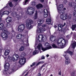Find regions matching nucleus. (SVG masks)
Here are the masks:
<instances>
[{
  "label": "nucleus",
  "mask_w": 76,
  "mask_h": 76,
  "mask_svg": "<svg viewBox=\"0 0 76 76\" xmlns=\"http://www.w3.org/2000/svg\"><path fill=\"white\" fill-rule=\"evenodd\" d=\"M59 75H61V72H59Z\"/></svg>",
  "instance_id": "8fccbe9b"
},
{
  "label": "nucleus",
  "mask_w": 76,
  "mask_h": 76,
  "mask_svg": "<svg viewBox=\"0 0 76 76\" xmlns=\"http://www.w3.org/2000/svg\"><path fill=\"white\" fill-rule=\"evenodd\" d=\"M24 49H25V48L23 46H21L20 48L19 49V51H22L24 50Z\"/></svg>",
  "instance_id": "c85d7f7f"
},
{
  "label": "nucleus",
  "mask_w": 76,
  "mask_h": 76,
  "mask_svg": "<svg viewBox=\"0 0 76 76\" xmlns=\"http://www.w3.org/2000/svg\"><path fill=\"white\" fill-rule=\"evenodd\" d=\"M5 7H8V6L7 5L5 7H4V8H5Z\"/></svg>",
  "instance_id": "5fc2aeb1"
},
{
  "label": "nucleus",
  "mask_w": 76,
  "mask_h": 76,
  "mask_svg": "<svg viewBox=\"0 0 76 76\" xmlns=\"http://www.w3.org/2000/svg\"><path fill=\"white\" fill-rule=\"evenodd\" d=\"M71 76H75V72H73L71 73Z\"/></svg>",
  "instance_id": "f704fd0d"
},
{
  "label": "nucleus",
  "mask_w": 76,
  "mask_h": 76,
  "mask_svg": "<svg viewBox=\"0 0 76 76\" xmlns=\"http://www.w3.org/2000/svg\"><path fill=\"white\" fill-rule=\"evenodd\" d=\"M10 66V64L9 63H6V64H5L4 66L5 71L6 72H7L9 74H10V73H12V72L13 71V70L12 69L8 70L9 69Z\"/></svg>",
  "instance_id": "1a4fd4ad"
},
{
  "label": "nucleus",
  "mask_w": 76,
  "mask_h": 76,
  "mask_svg": "<svg viewBox=\"0 0 76 76\" xmlns=\"http://www.w3.org/2000/svg\"><path fill=\"white\" fill-rule=\"evenodd\" d=\"M73 15H74V17H76V11L75 12H74Z\"/></svg>",
  "instance_id": "79ce46f5"
},
{
  "label": "nucleus",
  "mask_w": 76,
  "mask_h": 76,
  "mask_svg": "<svg viewBox=\"0 0 76 76\" xmlns=\"http://www.w3.org/2000/svg\"><path fill=\"white\" fill-rule=\"evenodd\" d=\"M42 23H38V25L39 26H41V25Z\"/></svg>",
  "instance_id": "4c0bfd02"
},
{
  "label": "nucleus",
  "mask_w": 76,
  "mask_h": 76,
  "mask_svg": "<svg viewBox=\"0 0 76 76\" xmlns=\"http://www.w3.org/2000/svg\"><path fill=\"white\" fill-rule=\"evenodd\" d=\"M7 28H10V27H11V25H10V23H8L7 24Z\"/></svg>",
  "instance_id": "e433bc0d"
},
{
  "label": "nucleus",
  "mask_w": 76,
  "mask_h": 76,
  "mask_svg": "<svg viewBox=\"0 0 76 76\" xmlns=\"http://www.w3.org/2000/svg\"><path fill=\"white\" fill-rule=\"evenodd\" d=\"M9 5L10 7H12L15 6L13 5L12 4V3L11 2L9 3Z\"/></svg>",
  "instance_id": "2f4dec72"
},
{
  "label": "nucleus",
  "mask_w": 76,
  "mask_h": 76,
  "mask_svg": "<svg viewBox=\"0 0 76 76\" xmlns=\"http://www.w3.org/2000/svg\"><path fill=\"white\" fill-rule=\"evenodd\" d=\"M46 38H47V37L41 34L38 36L37 39L39 42H42L44 40H45Z\"/></svg>",
  "instance_id": "9b49d317"
},
{
  "label": "nucleus",
  "mask_w": 76,
  "mask_h": 76,
  "mask_svg": "<svg viewBox=\"0 0 76 76\" xmlns=\"http://www.w3.org/2000/svg\"><path fill=\"white\" fill-rule=\"evenodd\" d=\"M46 56H47V57H49V55H46Z\"/></svg>",
  "instance_id": "6e6d98bb"
},
{
  "label": "nucleus",
  "mask_w": 76,
  "mask_h": 76,
  "mask_svg": "<svg viewBox=\"0 0 76 76\" xmlns=\"http://www.w3.org/2000/svg\"><path fill=\"white\" fill-rule=\"evenodd\" d=\"M71 35H72V34H73V32H71Z\"/></svg>",
  "instance_id": "13d9d810"
},
{
  "label": "nucleus",
  "mask_w": 76,
  "mask_h": 76,
  "mask_svg": "<svg viewBox=\"0 0 76 76\" xmlns=\"http://www.w3.org/2000/svg\"><path fill=\"white\" fill-rule=\"evenodd\" d=\"M3 9H2L0 10V23H1L2 21V19L1 18V16L2 17V16L3 15H9V11H3Z\"/></svg>",
  "instance_id": "6e6552de"
},
{
  "label": "nucleus",
  "mask_w": 76,
  "mask_h": 76,
  "mask_svg": "<svg viewBox=\"0 0 76 76\" xmlns=\"http://www.w3.org/2000/svg\"><path fill=\"white\" fill-rule=\"evenodd\" d=\"M40 1L41 2H44V0H40Z\"/></svg>",
  "instance_id": "de8ad7c7"
},
{
  "label": "nucleus",
  "mask_w": 76,
  "mask_h": 76,
  "mask_svg": "<svg viewBox=\"0 0 76 76\" xmlns=\"http://www.w3.org/2000/svg\"><path fill=\"white\" fill-rule=\"evenodd\" d=\"M14 1H15V2H17V1H18V0H12Z\"/></svg>",
  "instance_id": "09e8293b"
},
{
  "label": "nucleus",
  "mask_w": 76,
  "mask_h": 76,
  "mask_svg": "<svg viewBox=\"0 0 76 76\" xmlns=\"http://www.w3.org/2000/svg\"><path fill=\"white\" fill-rule=\"evenodd\" d=\"M41 59L42 60L45 59V57H44V56L42 55L41 57Z\"/></svg>",
  "instance_id": "37998d69"
},
{
  "label": "nucleus",
  "mask_w": 76,
  "mask_h": 76,
  "mask_svg": "<svg viewBox=\"0 0 76 76\" xmlns=\"http://www.w3.org/2000/svg\"><path fill=\"white\" fill-rule=\"evenodd\" d=\"M76 25H73L72 26V31H74L75 30V29L76 28Z\"/></svg>",
  "instance_id": "bb28decb"
},
{
  "label": "nucleus",
  "mask_w": 76,
  "mask_h": 76,
  "mask_svg": "<svg viewBox=\"0 0 76 76\" xmlns=\"http://www.w3.org/2000/svg\"><path fill=\"white\" fill-rule=\"evenodd\" d=\"M75 11H76V5L75 6Z\"/></svg>",
  "instance_id": "3c124183"
},
{
  "label": "nucleus",
  "mask_w": 76,
  "mask_h": 76,
  "mask_svg": "<svg viewBox=\"0 0 76 76\" xmlns=\"http://www.w3.org/2000/svg\"><path fill=\"white\" fill-rule=\"evenodd\" d=\"M34 23V21L31 19L27 20H26V25L27 29H31L32 28V24Z\"/></svg>",
  "instance_id": "423d86ee"
},
{
  "label": "nucleus",
  "mask_w": 76,
  "mask_h": 76,
  "mask_svg": "<svg viewBox=\"0 0 76 76\" xmlns=\"http://www.w3.org/2000/svg\"><path fill=\"white\" fill-rule=\"evenodd\" d=\"M66 23H64L63 26L61 24H59L58 25V26L59 27H58V30L59 31H61L62 29H61V28L63 27V26H64L66 25Z\"/></svg>",
  "instance_id": "dca6fc26"
},
{
  "label": "nucleus",
  "mask_w": 76,
  "mask_h": 76,
  "mask_svg": "<svg viewBox=\"0 0 76 76\" xmlns=\"http://www.w3.org/2000/svg\"><path fill=\"white\" fill-rule=\"evenodd\" d=\"M35 8L32 7H29L27 10V14L29 15H32L35 12Z\"/></svg>",
  "instance_id": "0eeeda50"
},
{
  "label": "nucleus",
  "mask_w": 76,
  "mask_h": 76,
  "mask_svg": "<svg viewBox=\"0 0 76 76\" xmlns=\"http://www.w3.org/2000/svg\"><path fill=\"white\" fill-rule=\"evenodd\" d=\"M38 76H41V75L40 73H39Z\"/></svg>",
  "instance_id": "603ef678"
},
{
  "label": "nucleus",
  "mask_w": 76,
  "mask_h": 76,
  "mask_svg": "<svg viewBox=\"0 0 76 76\" xmlns=\"http://www.w3.org/2000/svg\"><path fill=\"white\" fill-rule=\"evenodd\" d=\"M28 1H29V0H26L25 1L23 2V5H26V4H27L26 3L28 2Z\"/></svg>",
  "instance_id": "473e14b6"
},
{
  "label": "nucleus",
  "mask_w": 76,
  "mask_h": 76,
  "mask_svg": "<svg viewBox=\"0 0 76 76\" xmlns=\"http://www.w3.org/2000/svg\"><path fill=\"white\" fill-rule=\"evenodd\" d=\"M69 53V54L71 56H72L73 54V52L70 51L69 50H68L67 51L65 52H64V56L65 57L66 61H65V64H69L70 63V58L66 54Z\"/></svg>",
  "instance_id": "20e7f679"
},
{
  "label": "nucleus",
  "mask_w": 76,
  "mask_h": 76,
  "mask_svg": "<svg viewBox=\"0 0 76 76\" xmlns=\"http://www.w3.org/2000/svg\"><path fill=\"white\" fill-rule=\"evenodd\" d=\"M42 28L41 27H40L37 30V33H41V32H43L45 31H47V29L45 27V25H44L42 26Z\"/></svg>",
  "instance_id": "9d476101"
},
{
  "label": "nucleus",
  "mask_w": 76,
  "mask_h": 76,
  "mask_svg": "<svg viewBox=\"0 0 76 76\" xmlns=\"http://www.w3.org/2000/svg\"><path fill=\"white\" fill-rule=\"evenodd\" d=\"M44 13L48 14V10L47 9H45L44 10Z\"/></svg>",
  "instance_id": "72a5a7b5"
},
{
  "label": "nucleus",
  "mask_w": 76,
  "mask_h": 76,
  "mask_svg": "<svg viewBox=\"0 0 76 76\" xmlns=\"http://www.w3.org/2000/svg\"><path fill=\"white\" fill-rule=\"evenodd\" d=\"M50 39L52 41H55L56 40V37L51 36L50 37Z\"/></svg>",
  "instance_id": "a211bd4d"
},
{
  "label": "nucleus",
  "mask_w": 76,
  "mask_h": 76,
  "mask_svg": "<svg viewBox=\"0 0 76 76\" xmlns=\"http://www.w3.org/2000/svg\"><path fill=\"white\" fill-rule=\"evenodd\" d=\"M72 18V15L71 14H69L68 16V18L69 19H71Z\"/></svg>",
  "instance_id": "ea45409f"
},
{
  "label": "nucleus",
  "mask_w": 76,
  "mask_h": 76,
  "mask_svg": "<svg viewBox=\"0 0 76 76\" xmlns=\"http://www.w3.org/2000/svg\"><path fill=\"white\" fill-rule=\"evenodd\" d=\"M66 10V8H64L62 9V12H63V13H64V10Z\"/></svg>",
  "instance_id": "a19ab883"
},
{
  "label": "nucleus",
  "mask_w": 76,
  "mask_h": 76,
  "mask_svg": "<svg viewBox=\"0 0 76 76\" xmlns=\"http://www.w3.org/2000/svg\"><path fill=\"white\" fill-rule=\"evenodd\" d=\"M76 33L74 32V35H76Z\"/></svg>",
  "instance_id": "bf43d9fd"
},
{
  "label": "nucleus",
  "mask_w": 76,
  "mask_h": 76,
  "mask_svg": "<svg viewBox=\"0 0 76 76\" xmlns=\"http://www.w3.org/2000/svg\"><path fill=\"white\" fill-rule=\"evenodd\" d=\"M74 4H75V3L74 2L69 3V5L71 7L72 6H74Z\"/></svg>",
  "instance_id": "cd10ccee"
},
{
  "label": "nucleus",
  "mask_w": 76,
  "mask_h": 76,
  "mask_svg": "<svg viewBox=\"0 0 76 76\" xmlns=\"http://www.w3.org/2000/svg\"><path fill=\"white\" fill-rule=\"evenodd\" d=\"M41 22H42V20H41V19H40L38 21V23H41Z\"/></svg>",
  "instance_id": "a18cd8bd"
},
{
  "label": "nucleus",
  "mask_w": 76,
  "mask_h": 76,
  "mask_svg": "<svg viewBox=\"0 0 76 76\" xmlns=\"http://www.w3.org/2000/svg\"><path fill=\"white\" fill-rule=\"evenodd\" d=\"M63 5L60 4L59 5L58 7H57L58 12L61 15L60 16V18L62 20H66L67 19V14L63 13V12H62L63 9Z\"/></svg>",
  "instance_id": "f03ea898"
},
{
  "label": "nucleus",
  "mask_w": 76,
  "mask_h": 76,
  "mask_svg": "<svg viewBox=\"0 0 76 76\" xmlns=\"http://www.w3.org/2000/svg\"><path fill=\"white\" fill-rule=\"evenodd\" d=\"M6 21L7 23L11 22L12 21V18L11 17H8L6 19Z\"/></svg>",
  "instance_id": "2eb2a0df"
},
{
  "label": "nucleus",
  "mask_w": 76,
  "mask_h": 76,
  "mask_svg": "<svg viewBox=\"0 0 76 76\" xmlns=\"http://www.w3.org/2000/svg\"><path fill=\"white\" fill-rule=\"evenodd\" d=\"M19 55H13L12 57H9L8 59H9L10 60H12V61H16L19 57Z\"/></svg>",
  "instance_id": "f8f14e48"
},
{
  "label": "nucleus",
  "mask_w": 76,
  "mask_h": 76,
  "mask_svg": "<svg viewBox=\"0 0 76 76\" xmlns=\"http://www.w3.org/2000/svg\"><path fill=\"white\" fill-rule=\"evenodd\" d=\"M50 76H53V75L51 74V75H50Z\"/></svg>",
  "instance_id": "052dcab7"
},
{
  "label": "nucleus",
  "mask_w": 76,
  "mask_h": 76,
  "mask_svg": "<svg viewBox=\"0 0 76 76\" xmlns=\"http://www.w3.org/2000/svg\"><path fill=\"white\" fill-rule=\"evenodd\" d=\"M64 3L65 4H66V3H67V0H65L64 1Z\"/></svg>",
  "instance_id": "c03bdc74"
},
{
  "label": "nucleus",
  "mask_w": 76,
  "mask_h": 76,
  "mask_svg": "<svg viewBox=\"0 0 76 76\" xmlns=\"http://www.w3.org/2000/svg\"><path fill=\"white\" fill-rule=\"evenodd\" d=\"M72 48H75V47H76V42H74L72 45Z\"/></svg>",
  "instance_id": "4be33fe9"
},
{
  "label": "nucleus",
  "mask_w": 76,
  "mask_h": 76,
  "mask_svg": "<svg viewBox=\"0 0 76 76\" xmlns=\"http://www.w3.org/2000/svg\"><path fill=\"white\" fill-rule=\"evenodd\" d=\"M69 35H68L66 36V37H67V38H68V37H69Z\"/></svg>",
  "instance_id": "4d7b16f0"
},
{
  "label": "nucleus",
  "mask_w": 76,
  "mask_h": 76,
  "mask_svg": "<svg viewBox=\"0 0 76 76\" xmlns=\"http://www.w3.org/2000/svg\"><path fill=\"white\" fill-rule=\"evenodd\" d=\"M25 25L21 24L18 26V31L19 32H22L25 29Z\"/></svg>",
  "instance_id": "ddd939ff"
},
{
  "label": "nucleus",
  "mask_w": 76,
  "mask_h": 76,
  "mask_svg": "<svg viewBox=\"0 0 76 76\" xmlns=\"http://www.w3.org/2000/svg\"><path fill=\"white\" fill-rule=\"evenodd\" d=\"M36 4H37V3L34 1L32 2L31 3V5L32 6H35Z\"/></svg>",
  "instance_id": "a878e982"
},
{
  "label": "nucleus",
  "mask_w": 76,
  "mask_h": 76,
  "mask_svg": "<svg viewBox=\"0 0 76 76\" xmlns=\"http://www.w3.org/2000/svg\"><path fill=\"white\" fill-rule=\"evenodd\" d=\"M22 35L21 34H19L17 36V39H20L22 38Z\"/></svg>",
  "instance_id": "b1692460"
},
{
  "label": "nucleus",
  "mask_w": 76,
  "mask_h": 76,
  "mask_svg": "<svg viewBox=\"0 0 76 76\" xmlns=\"http://www.w3.org/2000/svg\"><path fill=\"white\" fill-rule=\"evenodd\" d=\"M42 5L40 4L36 5L37 8L38 9H39L40 7H42Z\"/></svg>",
  "instance_id": "5701e85b"
},
{
  "label": "nucleus",
  "mask_w": 76,
  "mask_h": 76,
  "mask_svg": "<svg viewBox=\"0 0 76 76\" xmlns=\"http://www.w3.org/2000/svg\"><path fill=\"white\" fill-rule=\"evenodd\" d=\"M3 24H0V30H3Z\"/></svg>",
  "instance_id": "c756f323"
},
{
  "label": "nucleus",
  "mask_w": 76,
  "mask_h": 76,
  "mask_svg": "<svg viewBox=\"0 0 76 76\" xmlns=\"http://www.w3.org/2000/svg\"><path fill=\"white\" fill-rule=\"evenodd\" d=\"M45 62V61H41L39 62L38 63V64H37V65H36V66H38V65H39V64H43V63H44Z\"/></svg>",
  "instance_id": "393cba45"
},
{
  "label": "nucleus",
  "mask_w": 76,
  "mask_h": 76,
  "mask_svg": "<svg viewBox=\"0 0 76 76\" xmlns=\"http://www.w3.org/2000/svg\"><path fill=\"white\" fill-rule=\"evenodd\" d=\"M54 28H57V26L56 25H54Z\"/></svg>",
  "instance_id": "864d4df0"
},
{
  "label": "nucleus",
  "mask_w": 76,
  "mask_h": 76,
  "mask_svg": "<svg viewBox=\"0 0 76 76\" xmlns=\"http://www.w3.org/2000/svg\"><path fill=\"white\" fill-rule=\"evenodd\" d=\"M75 0V1H76V0Z\"/></svg>",
  "instance_id": "e2e57ef3"
},
{
  "label": "nucleus",
  "mask_w": 76,
  "mask_h": 76,
  "mask_svg": "<svg viewBox=\"0 0 76 76\" xmlns=\"http://www.w3.org/2000/svg\"><path fill=\"white\" fill-rule=\"evenodd\" d=\"M9 52H10V51L9 50H5L4 52V54L5 56H7V55H9Z\"/></svg>",
  "instance_id": "412c9836"
},
{
  "label": "nucleus",
  "mask_w": 76,
  "mask_h": 76,
  "mask_svg": "<svg viewBox=\"0 0 76 76\" xmlns=\"http://www.w3.org/2000/svg\"><path fill=\"white\" fill-rule=\"evenodd\" d=\"M46 64H43L41 67V68L42 69V68L43 67H45V66Z\"/></svg>",
  "instance_id": "49530a36"
},
{
  "label": "nucleus",
  "mask_w": 76,
  "mask_h": 76,
  "mask_svg": "<svg viewBox=\"0 0 76 76\" xmlns=\"http://www.w3.org/2000/svg\"><path fill=\"white\" fill-rule=\"evenodd\" d=\"M45 46L46 48H43L42 47V44L41 43H39L37 46V48L39 50H41V48H42V50L43 51H45L47 50H49L52 48V47L50 45V44L46 42L45 43Z\"/></svg>",
  "instance_id": "7ed1b4c3"
},
{
  "label": "nucleus",
  "mask_w": 76,
  "mask_h": 76,
  "mask_svg": "<svg viewBox=\"0 0 76 76\" xmlns=\"http://www.w3.org/2000/svg\"><path fill=\"white\" fill-rule=\"evenodd\" d=\"M51 20L50 18H48L46 19V23L49 25L51 23Z\"/></svg>",
  "instance_id": "f3484780"
},
{
  "label": "nucleus",
  "mask_w": 76,
  "mask_h": 76,
  "mask_svg": "<svg viewBox=\"0 0 76 76\" xmlns=\"http://www.w3.org/2000/svg\"><path fill=\"white\" fill-rule=\"evenodd\" d=\"M37 64V63H33L32 64V65H31V67H32V66H35V65H36Z\"/></svg>",
  "instance_id": "58836bf2"
},
{
  "label": "nucleus",
  "mask_w": 76,
  "mask_h": 76,
  "mask_svg": "<svg viewBox=\"0 0 76 76\" xmlns=\"http://www.w3.org/2000/svg\"><path fill=\"white\" fill-rule=\"evenodd\" d=\"M12 14L13 15V16H16L17 18H19V15H17V13L14 12L12 13Z\"/></svg>",
  "instance_id": "aec40b11"
},
{
  "label": "nucleus",
  "mask_w": 76,
  "mask_h": 76,
  "mask_svg": "<svg viewBox=\"0 0 76 76\" xmlns=\"http://www.w3.org/2000/svg\"><path fill=\"white\" fill-rule=\"evenodd\" d=\"M48 16V14L44 13V18H47Z\"/></svg>",
  "instance_id": "c9c22d12"
},
{
  "label": "nucleus",
  "mask_w": 76,
  "mask_h": 76,
  "mask_svg": "<svg viewBox=\"0 0 76 76\" xmlns=\"http://www.w3.org/2000/svg\"><path fill=\"white\" fill-rule=\"evenodd\" d=\"M37 15H38V13L37 12V10H36L35 13L33 17V18L34 19H37V18H38V17L37 16Z\"/></svg>",
  "instance_id": "6ab92c4d"
},
{
  "label": "nucleus",
  "mask_w": 76,
  "mask_h": 76,
  "mask_svg": "<svg viewBox=\"0 0 76 76\" xmlns=\"http://www.w3.org/2000/svg\"><path fill=\"white\" fill-rule=\"evenodd\" d=\"M2 31L3 32L1 34V36L3 39L6 40V39L8 38V35L7 34H8L9 32L5 27L3 28Z\"/></svg>",
  "instance_id": "39448f33"
},
{
  "label": "nucleus",
  "mask_w": 76,
  "mask_h": 76,
  "mask_svg": "<svg viewBox=\"0 0 76 76\" xmlns=\"http://www.w3.org/2000/svg\"><path fill=\"white\" fill-rule=\"evenodd\" d=\"M26 58H23L20 59L19 61V63L21 65H23L26 63Z\"/></svg>",
  "instance_id": "4468645a"
},
{
  "label": "nucleus",
  "mask_w": 76,
  "mask_h": 76,
  "mask_svg": "<svg viewBox=\"0 0 76 76\" xmlns=\"http://www.w3.org/2000/svg\"><path fill=\"white\" fill-rule=\"evenodd\" d=\"M62 76H64V75H63Z\"/></svg>",
  "instance_id": "680f3d73"
},
{
  "label": "nucleus",
  "mask_w": 76,
  "mask_h": 76,
  "mask_svg": "<svg viewBox=\"0 0 76 76\" xmlns=\"http://www.w3.org/2000/svg\"><path fill=\"white\" fill-rule=\"evenodd\" d=\"M66 44V40L63 38L58 39L57 42V45L58 46H57L54 44L52 45V46L54 48H63Z\"/></svg>",
  "instance_id": "f257e3e1"
},
{
  "label": "nucleus",
  "mask_w": 76,
  "mask_h": 76,
  "mask_svg": "<svg viewBox=\"0 0 76 76\" xmlns=\"http://www.w3.org/2000/svg\"><path fill=\"white\" fill-rule=\"evenodd\" d=\"M39 51L38 50H35L34 52H33V55H35V54H38L39 53Z\"/></svg>",
  "instance_id": "7c9ffc66"
}]
</instances>
